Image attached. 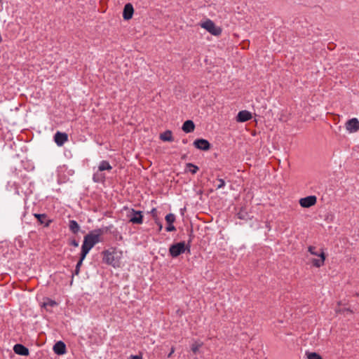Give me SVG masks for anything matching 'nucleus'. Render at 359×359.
<instances>
[{
    "label": "nucleus",
    "mask_w": 359,
    "mask_h": 359,
    "mask_svg": "<svg viewBox=\"0 0 359 359\" xmlns=\"http://www.w3.org/2000/svg\"><path fill=\"white\" fill-rule=\"evenodd\" d=\"M70 245H73L74 247H78L79 246V242L76 240H72L70 241Z\"/></svg>",
    "instance_id": "nucleus-29"
},
{
    "label": "nucleus",
    "mask_w": 359,
    "mask_h": 359,
    "mask_svg": "<svg viewBox=\"0 0 359 359\" xmlns=\"http://www.w3.org/2000/svg\"><path fill=\"white\" fill-rule=\"evenodd\" d=\"M49 304L50 306H53V305L56 304V303L54 301H50Z\"/></svg>",
    "instance_id": "nucleus-33"
},
{
    "label": "nucleus",
    "mask_w": 359,
    "mask_h": 359,
    "mask_svg": "<svg viewBox=\"0 0 359 359\" xmlns=\"http://www.w3.org/2000/svg\"><path fill=\"white\" fill-rule=\"evenodd\" d=\"M201 26L212 35L218 36L222 33L221 28L215 26V23L211 20H207L202 22Z\"/></svg>",
    "instance_id": "nucleus-4"
},
{
    "label": "nucleus",
    "mask_w": 359,
    "mask_h": 359,
    "mask_svg": "<svg viewBox=\"0 0 359 359\" xmlns=\"http://www.w3.org/2000/svg\"><path fill=\"white\" fill-rule=\"evenodd\" d=\"M237 216L239 219H248V213L243 211V210H241L240 212H238L237 214Z\"/></svg>",
    "instance_id": "nucleus-25"
},
{
    "label": "nucleus",
    "mask_w": 359,
    "mask_h": 359,
    "mask_svg": "<svg viewBox=\"0 0 359 359\" xmlns=\"http://www.w3.org/2000/svg\"><path fill=\"white\" fill-rule=\"evenodd\" d=\"M103 262L107 264L114 266V256L113 253L108 250L104 251Z\"/></svg>",
    "instance_id": "nucleus-16"
},
{
    "label": "nucleus",
    "mask_w": 359,
    "mask_h": 359,
    "mask_svg": "<svg viewBox=\"0 0 359 359\" xmlns=\"http://www.w3.org/2000/svg\"><path fill=\"white\" fill-rule=\"evenodd\" d=\"M165 221L168 223L166 227L167 231H174L176 230L175 226L172 224L175 221V215L172 213H169L165 216Z\"/></svg>",
    "instance_id": "nucleus-11"
},
{
    "label": "nucleus",
    "mask_w": 359,
    "mask_h": 359,
    "mask_svg": "<svg viewBox=\"0 0 359 359\" xmlns=\"http://www.w3.org/2000/svg\"><path fill=\"white\" fill-rule=\"evenodd\" d=\"M182 128L184 132L189 133L194 131L195 125L192 121L187 120L183 123Z\"/></svg>",
    "instance_id": "nucleus-17"
},
{
    "label": "nucleus",
    "mask_w": 359,
    "mask_h": 359,
    "mask_svg": "<svg viewBox=\"0 0 359 359\" xmlns=\"http://www.w3.org/2000/svg\"><path fill=\"white\" fill-rule=\"evenodd\" d=\"M193 144L196 148L203 151H207L210 148V144L205 139H197Z\"/></svg>",
    "instance_id": "nucleus-8"
},
{
    "label": "nucleus",
    "mask_w": 359,
    "mask_h": 359,
    "mask_svg": "<svg viewBox=\"0 0 359 359\" xmlns=\"http://www.w3.org/2000/svg\"><path fill=\"white\" fill-rule=\"evenodd\" d=\"M317 202L316 196H309L299 200V204L302 208H310Z\"/></svg>",
    "instance_id": "nucleus-7"
},
{
    "label": "nucleus",
    "mask_w": 359,
    "mask_h": 359,
    "mask_svg": "<svg viewBox=\"0 0 359 359\" xmlns=\"http://www.w3.org/2000/svg\"><path fill=\"white\" fill-rule=\"evenodd\" d=\"M251 118H252L251 113L249 112L248 111L243 110V111H241L238 112L237 117H236V121L238 122L243 123V122H245V121L250 120Z\"/></svg>",
    "instance_id": "nucleus-14"
},
{
    "label": "nucleus",
    "mask_w": 359,
    "mask_h": 359,
    "mask_svg": "<svg viewBox=\"0 0 359 359\" xmlns=\"http://www.w3.org/2000/svg\"><path fill=\"white\" fill-rule=\"evenodd\" d=\"M127 217L129 218V222L133 224H141L143 222V216L141 211L132 208L128 212Z\"/></svg>",
    "instance_id": "nucleus-5"
},
{
    "label": "nucleus",
    "mask_w": 359,
    "mask_h": 359,
    "mask_svg": "<svg viewBox=\"0 0 359 359\" xmlns=\"http://www.w3.org/2000/svg\"><path fill=\"white\" fill-rule=\"evenodd\" d=\"M199 346L196 344H193L191 346L192 351L196 353L198 351Z\"/></svg>",
    "instance_id": "nucleus-28"
},
{
    "label": "nucleus",
    "mask_w": 359,
    "mask_h": 359,
    "mask_svg": "<svg viewBox=\"0 0 359 359\" xmlns=\"http://www.w3.org/2000/svg\"><path fill=\"white\" fill-rule=\"evenodd\" d=\"M130 359H142L141 355H130Z\"/></svg>",
    "instance_id": "nucleus-31"
},
{
    "label": "nucleus",
    "mask_w": 359,
    "mask_h": 359,
    "mask_svg": "<svg viewBox=\"0 0 359 359\" xmlns=\"http://www.w3.org/2000/svg\"><path fill=\"white\" fill-rule=\"evenodd\" d=\"M111 169H112V167L107 161H100V163L98 165V171H100V172H102L104 170L109 171Z\"/></svg>",
    "instance_id": "nucleus-20"
},
{
    "label": "nucleus",
    "mask_w": 359,
    "mask_h": 359,
    "mask_svg": "<svg viewBox=\"0 0 359 359\" xmlns=\"http://www.w3.org/2000/svg\"><path fill=\"white\" fill-rule=\"evenodd\" d=\"M104 231L102 229H97L86 235L83 238V242L81 245V254L83 257H86L90 250L99 242H100V236L103 234Z\"/></svg>",
    "instance_id": "nucleus-1"
},
{
    "label": "nucleus",
    "mask_w": 359,
    "mask_h": 359,
    "mask_svg": "<svg viewBox=\"0 0 359 359\" xmlns=\"http://www.w3.org/2000/svg\"><path fill=\"white\" fill-rule=\"evenodd\" d=\"M156 224H158V231H161L162 228H163V225L161 222H158V221H156Z\"/></svg>",
    "instance_id": "nucleus-32"
},
{
    "label": "nucleus",
    "mask_w": 359,
    "mask_h": 359,
    "mask_svg": "<svg viewBox=\"0 0 359 359\" xmlns=\"http://www.w3.org/2000/svg\"><path fill=\"white\" fill-rule=\"evenodd\" d=\"M68 140V136L65 133L57 132L54 135V140L57 146H62Z\"/></svg>",
    "instance_id": "nucleus-9"
},
{
    "label": "nucleus",
    "mask_w": 359,
    "mask_h": 359,
    "mask_svg": "<svg viewBox=\"0 0 359 359\" xmlns=\"http://www.w3.org/2000/svg\"><path fill=\"white\" fill-rule=\"evenodd\" d=\"M53 351L57 355H63L66 353V346L64 342L59 341L53 346Z\"/></svg>",
    "instance_id": "nucleus-15"
},
{
    "label": "nucleus",
    "mask_w": 359,
    "mask_h": 359,
    "mask_svg": "<svg viewBox=\"0 0 359 359\" xmlns=\"http://www.w3.org/2000/svg\"><path fill=\"white\" fill-rule=\"evenodd\" d=\"M346 130L349 133H354L359 130V121L356 118H352L346 121L345 124Z\"/></svg>",
    "instance_id": "nucleus-6"
},
{
    "label": "nucleus",
    "mask_w": 359,
    "mask_h": 359,
    "mask_svg": "<svg viewBox=\"0 0 359 359\" xmlns=\"http://www.w3.org/2000/svg\"><path fill=\"white\" fill-rule=\"evenodd\" d=\"M183 143H184V144H186V143H187V140H183Z\"/></svg>",
    "instance_id": "nucleus-34"
},
{
    "label": "nucleus",
    "mask_w": 359,
    "mask_h": 359,
    "mask_svg": "<svg viewBox=\"0 0 359 359\" xmlns=\"http://www.w3.org/2000/svg\"><path fill=\"white\" fill-rule=\"evenodd\" d=\"M308 251L311 255L319 257V259H311V263L314 266L319 268L324 264L325 260V254L324 252L323 249L321 248L319 250H318L316 247L309 246L308 248Z\"/></svg>",
    "instance_id": "nucleus-2"
},
{
    "label": "nucleus",
    "mask_w": 359,
    "mask_h": 359,
    "mask_svg": "<svg viewBox=\"0 0 359 359\" xmlns=\"http://www.w3.org/2000/svg\"><path fill=\"white\" fill-rule=\"evenodd\" d=\"M34 216L37 219L40 224H42L46 227H48L52 222V219H50L46 214L36 213L34 214Z\"/></svg>",
    "instance_id": "nucleus-10"
},
{
    "label": "nucleus",
    "mask_w": 359,
    "mask_h": 359,
    "mask_svg": "<svg viewBox=\"0 0 359 359\" xmlns=\"http://www.w3.org/2000/svg\"><path fill=\"white\" fill-rule=\"evenodd\" d=\"M134 9L131 4H127L125 5L123 12V17L124 20H130L132 18L133 15Z\"/></svg>",
    "instance_id": "nucleus-13"
},
{
    "label": "nucleus",
    "mask_w": 359,
    "mask_h": 359,
    "mask_svg": "<svg viewBox=\"0 0 359 359\" xmlns=\"http://www.w3.org/2000/svg\"><path fill=\"white\" fill-rule=\"evenodd\" d=\"M186 167L187 168H189L188 171L190 172L191 174H196L199 169L198 166L191 163H187Z\"/></svg>",
    "instance_id": "nucleus-23"
},
{
    "label": "nucleus",
    "mask_w": 359,
    "mask_h": 359,
    "mask_svg": "<svg viewBox=\"0 0 359 359\" xmlns=\"http://www.w3.org/2000/svg\"><path fill=\"white\" fill-rule=\"evenodd\" d=\"M308 359H322V357L316 353H309L307 354Z\"/></svg>",
    "instance_id": "nucleus-24"
},
{
    "label": "nucleus",
    "mask_w": 359,
    "mask_h": 359,
    "mask_svg": "<svg viewBox=\"0 0 359 359\" xmlns=\"http://www.w3.org/2000/svg\"><path fill=\"white\" fill-rule=\"evenodd\" d=\"M93 180L95 182H102L105 180V176L97 170L93 174Z\"/></svg>",
    "instance_id": "nucleus-22"
},
{
    "label": "nucleus",
    "mask_w": 359,
    "mask_h": 359,
    "mask_svg": "<svg viewBox=\"0 0 359 359\" xmlns=\"http://www.w3.org/2000/svg\"><path fill=\"white\" fill-rule=\"evenodd\" d=\"M174 352H175V348L172 347L170 353L168 355V358H170L172 356V355L174 353Z\"/></svg>",
    "instance_id": "nucleus-30"
},
{
    "label": "nucleus",
    "mask_w": 359,
    "mask_h": 359,
    "mask_svg": "<svg viewBox=\"0 0 359 359\" xmlns=\"http://www.w3.org/2000/svg\"><path fill=\"white\" fill-rule=\"evenodd\" d=\"M1 1V0H0V2Z\"/></svg>",
    "instance_id": "nucleus-35"
},
{
    "label": "nucleus",
    "mask_w": 359,
    "mask_h": 359,
    "mask_svg": "<svg viewBox=\"0 0 359 359\" xmlns=\"http://www.w3.org/2000/svg\"><path fill=\"white\" fill-rule=\"evenodd\" d=\"M217 180L219 182V184L217 186V189H219L224 188L226 184L224 180L223 179H218Z\"/></svg>",
    "instance_id": "nucleus-26"
},
{
    "label": "nucleus",
    "mask_w": 359,
    "mask_h": 359,
    "mask_svg": "<svg viewBox=\"0 0 359 359\" xmlns=\"http://www.w3.org/2000/svg\"><path fill=\"white\" fill-rule=\"evenodd\" d=\"M150 213L151 214L152 217L157 220V210L155 208H152Z\"/></svg>",
    "instance_id": "nucleus-27"
},
{
    "label": "nucleus",
    "mask_w": 359,
    "mask_h": 359,
    "mask_svg": "<svg viewBox=\"0 0 359 359\" xmlns=\"http://www.w3.org/2000/svg\"><path fill=\"white\" fill-rule=\"evenodd\" d=\"M69 230L74 234H76L80 230V226L75 220H69Z\"/></svg>",
    "instance_id": "nucleus-18"
},
{
    "label": "nucleus",
    "mask_w": 359,
    "mask_h": 359,
    "mask_svg": "<svg viewBox=\"0 0 359 359\" xmlns=\"http://www.w3.org/2000/svg\"><path fill=\"white\" fill-rule=\"evenodd\" d=\"M13 351L16 354L26 356L29 355V349L24 345L17 344L13 346Z\"/></svg>",
    "instance_id": "nucleus-12"
},
{
    "label": "nucleus",
    "mask_w": 359,
    "mask_h": 359,
    "mask_svg": "<svg viewBox=\"0 0 359 359\" xmlns=\"http://www.w3.org/2000/svg\"><path fill=\"white\" fill-rule=\"evenodd\" d=\"M85 258H86V257H83V255L81 254H80V259L76 265V268L72 274V277L74 276H78L79 274L81 266H82L83 261L84 260Z\"/></svg>",
    "instance_id": "nucleus-21"
},
{
    "label": "nucleus",
    "mask_w": 359,
    "mask_h": 359,
    "mask_svg": "<svg viewBox=\"0 0 359 359\" xmlns=\"http://www.w3.org/2000/svg\"><path fill=\"white\" fill-rule=\"evenodd\" d=\"M160 139L164 142L173 141L172 134L170 130H166L160 135Z\"/></svg>",
    "instance_id": "nucleus-19"
},
{
    "label": "nucleus",
    "mask_w": 359,
    "mask_h": 359,
    "mask_svg": "<svg viewBox=\"0 0 359 359\" xmlns=\"http://www.w3.org/2000/svg\"><path fill=\"white\" fill-rule=\"evenodd\" d=\"M186 250L190 252V245H187L183 241L171 245L169 248V253L172 257H177L184 253Z\"/></svg>",
    "instance_id": "nucleus-3"
}]
</instances>
